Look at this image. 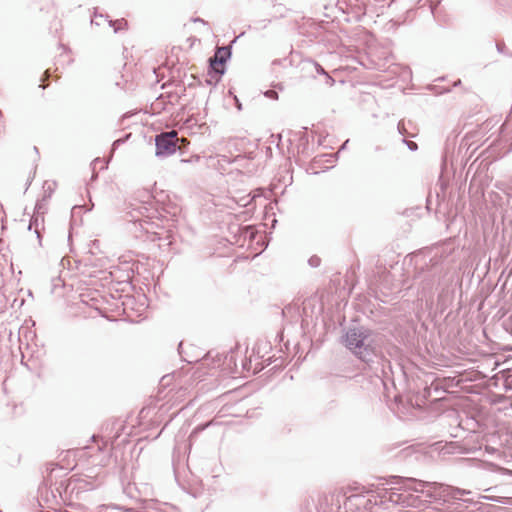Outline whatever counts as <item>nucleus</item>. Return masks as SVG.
I'll list each match as a JSON object with an SVG mask.
<instances>
[{
    "label": "nucleus",
    "mask_w": 512,
    "mask_h": 512,
    "mask_svg": "<svg viewBox=\"0 0 512 512\" xmlns=\"http://www.w3.org/2000/svg\"><path fill=\"white\" fill-rule=\"evenodd\" d=\"M317 71L321 74H326L325 70L319 64H317Z\"/></svg>",
    "instance_id": "20e7f679"
},
{
    "label": "nucleus",
    "mask_w": 512,
    "mask_h": 512,
    "mask_svg": "<svg viewBox=\"0 0 512 512\" xmlns=\"http://www.w3.org/2000/svg\"><path fill=\"white\" fill-rule=\"evenodd\" d=\"M366 337H367V335L364 332H362L361 330L350 329L346 333V337H345L346 346L350 350H353L356 354L361 356V351H358V350H360L363 347V342L366 339Z\"/></svg>",
    "instance_id": "7ed1b4c3"
},
{
    "label": "nucleus",
    "mask_w": 512,
    "mask_h": 512,
    "mask_svg": "<svg viewBox=\"0 0 512 512\" xmlns=\"http://www.w3.org/2000/svg\"><path fill=\"white\" fill-rule=\"evenodd\" d=\"M156 154L169 155L176 151L179 138L176 131L166 132L156 137Z\"/></svg>",
    "instance_id": "f257e3e1"
},
{
    "label": "nucleus",
    "mask_w": 512,
    "mask_h": 512,
    "mask_svg": "<svg viewBox=\"0 0 512 512\" xmlns=\"http://www.w3.org/2000/svg\"><path fill=\"white\" fill-rule=\"evenodd\" d=\"M181 142H182V144H183V145H185V144H187V143H188V141H187L185 138H182V139H181Z\"/></svg>",
    "instance_id": "39448f33"
},
{
    "label": "nucleus",
    "mask_w": 512,
    "mask_h": 512,
    "mask_svg": "<svg viewBox=\"0 0 512 512\" xmlns=\"http://www.w3.org/2000/svg\"><path fill=\"white\" fill-rule=\"evenodd\" d=\"M229 57H230L229 48L228 47H219L216 50L214 57L210 58L211 70L218 75H222L225 71V63Z\"/></svg>",
    "instance_id": "f03ea898"
}]
</instances>
